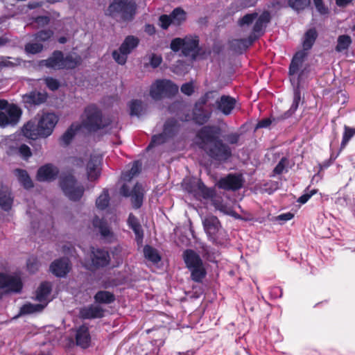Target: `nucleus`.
I'll use <instances>...</instances> for the list:
<instances>
[{"label":"nucleus","instance_id":"nucleus-1","mask_svg":"<svg viewBox=\"0 0 355 355\" xmlns=\"http://www.w3.org/2000/svg\"><path fill=\"white\" fill-rule=\"evenodd\" d=\"M220 128L207 125L197 133V145L210 157L218 161H226L232 156L231 148L219 139Z\"/></svg>","mask_w":355,"mask_h":355},{"label":"nucleus","instance_id":"nucleus-2","mask_svg":"<svg viewBox=\"0 0 355 355\" xmlns=\"http://www.w3.org/2000/svg\"><path fill=\"white\" fill-rule=\"evenodd\" d=\"M270 19L268 11H264L259 15L257 12L248 13L239 19L238 25L241 28H245L252 26V33L248 39L232 40L231 48L236 53H241L246 49L258 37L263 34Z\"/></svg>","mask_w":355,"mask_h":355},{"label":"nucleus","instance_id":"nucleus-3","mask_svg":"<svg viewBox=\"0 0 355 355\" xmlns=\"http://www.w3.org/2000/svg\"><path fill=\"white\" fill-rule=\"evenodd\" d=\"M58 116L53 113L44 114L37 124L28 121L24 125L22 132L24 135L29 139H35L37 137H47L51 135L54 127L58 123Z\"/></svg>","mask_w":355,"mask_h":355},{"label":"nucleus","instance_id":"nucleus-4","mask_svg":"<svg viewBox=\"0 0 355 355\" xmlns=\"http://www.w3.org/2000/svg\"><path fill=\"white\" fill-rule=\"evenodd\" d=\"M317 38V32L315 29L311 28L307 31L304 35L303 40V50L297 52L292 59L289 73L293 75L296 73L300 67H302L304 58L307 56L306 51L311 49Z\"/></svg>","mask_w":355,"mask_h":355},{"label":"nucleus","instance_id":"nucleus-5","mask_svg":"<svg viewBox=\"0 0 355 355\" xmlns=\"http://www.w3.org/2000/svg\"><path fill=\"white\" fill-rule=\"evenodd\" d=\"M136 6L130 0H114L105 14L113 17H120L124 21H130L135 13Z\"/></svg>","mask_w":355,"mask_h":355},{"label":"nucleus","instance_id":"nucleus-6","mask_svg":"<svg viewBox=\"0 0 355 355\" xmlns=\"http://www.w3.org/2000/svg\"><path fill=\"white\" fill-rule=\"evenodd\" d=\"M60 185L64 195L71 200H79L84 194L85 189L83 186L78 182L72 175L69 174L62 176Z\"/></svg>","mask_w":355,"mask_h":355},{"label":"nucleus","instance_id":"nucleus-7","mask_svg":"<svg viewBox=\"0 0 355 355\" xmlns=\"http://www.w3.org/2000/svg\"><path fill=\"white\" fill-rule=\"evenodd\" d=\"M184 260L191 272V279L197 282H200L205 277L206 271L200 256L192 250H187L184 252Z\"/></svg>","mask_w":355,"mask_h":355},{"label":"nucleus","instance_id":"nucleus-8","mask_svg":"<svg viewBox=\"0 0 355 355\" xmlns=\"http://www.w3.org/2000/svg\"><path fill=\"white\" fill-rule=\"evenodd\" d=\"M82 125L89 131H96L105 126L101 110L94 105L85 107L81 117Z\"/></svg>","mask_w":355,"mask_h":355},{"label":"nucleus","instance_id":"nucleus-9","mask_svg":"<svg viewBox=\"0 0 355 355\" xmlns=\"http://www.w3.org/2000/svg\"><path fill=\"white\" fill-rule=\"evenodd\" d=\"M178 87L169 80H157L150 88V95L155 100L174 96Z\"/></svg>","mask_w":355,"mask_h":355},{"label":"nucleus","instance_id":"nucleus-10","mask_svg":"<svg viewBox=\"0 0 355 355\" xmlns=\"http://www.w3.org/2000/svg\"><path fill=\"white\" fill-rule=\"evenodd\" d=\"M139 40L138 37L129 35L125 38L118 50L112 52L114 60L119 64H124L128 55L138 46Z\"/></svg>","mask_w":355,"mask_h":355},{"label":"nucleus","instance_id":"nucleus-11","mask_svg":"<svg viewBox=\"0 0 355 355\" xmlns=\"http://www.w3.org/2000/svg\"><path fill=\"white\" fill-rule=\"evenodd\" d=\"M198 40L196 37H185L184 38H175L171 43V48L174 51L182 49L185 55H189L195 52L198 48Z\"/></svg>","mask_w":355,"mask_h":355},{"label":"nucleus","instance_id":"nucleus-12","mask_svg":"<svg viewBox=\"0 0 355 355\" xmlns=\"http://www.w3.org/2000/svg\"><path fill=\"white\" fill-rule=\"evenodd\" d=\"M177 130V121L173 119L167 121L164 124L163 132L153 137L152 141L148 145L147 149L164 144L168 138L173 137Z\"/></svg>","mask_w":355,"mask_h":355},{"label":"nucleus","instance_id":"nucleus-13","mask_svg":"<svg viewBox=\"0 0 355 355\" xmlns=\"http://www.w3.org/2000/svg\"><path fill=\"white\" fill-rule=\"evenodd\" d=\"M21 110L15 105H9L3 111H0V126L16 125L21 116Z\"/></svg>","mask_w":355,"mask_h":355},{"label":"nucleus","instance_id":"nucleus-14","mask_svg":"<svg viewBox=\"0 0 355 355\" xmlns=\"http://www.w3.org/2000/svg\"><path fill=\"white\" fill-rule=\"evenodd\" d=\"M130 189L128 184H124L121 188L120 193L123 196H130L134 207L139 208L143 202L144 189L141 185L139 184H136L132 189Z\"/></svg>","mask_w":355,"mask_h":355},{"label":"nucleus","instance_id":"nucleus-15","mask_svg":"<svg viewBox=\"0 0 355 355\" xmlns=\"http://www.w3.org/2000/svg\"><path fill=\"white\" fill-rule=\"evenodd\" d=\"M186 19V13L181 8H175L169 15H163L159 17L160 26L167 29L171 24L180 25Z\"/></svg>","mask_w":355,"mask_h":355},{"label":"nucleus","instance_id":"nucleus-16","mask_svg":"<svg viewBox=\"0 0 355 355\" xmlns=\"http://www.w3.org/2000/svg\"><path fill=\"white\" fill-rule=\"evenodd\" d=\"M219 188L225 190H237L243 185V178L241 175L229 174L221 178L217 183Z\"/></svg>","mask_w":355,"mask_h":355},{"label":"nucleus","instance_id":"nucleus-17","mask_svg":"<svg viewBox=\"0 0 355 355\" xmlns=\"http://www.w3.org/2000/svg\"><path fill=\"white\" fill-rule=\"evenodd\" d=\"M204 230L209 238L215 242L217 239V234L221 226L218 219L214 216H207L202 220Z\"/></svg>","mask_w":355,"mask_h":355},{"label":"nucleus","instance_id":"nucleus-18","mask_svg":"<svg viewBox=\"0 0 355 355\" xmlns=\"http://www.w3.org/2000/svg\"><path fill=\"white\" fill-rule=\"evenodd\" d=\"M101 158L98 155L90 156L86 164L87 180L90 182L96 180L100 176Z\"/></svg>","mask_w":355,"mask_h":355},{"label":"nucleus","instance_id":"nucleus-19","mask_svg":"<svg viewBox=\"0 0 355 355\" xmlns=\"http://www.w3.org/2000/svg\"><path fill=\"white\" fill-rule=\"evenodd\" d=\"M92 224L94 227L99 232L102 239L107 242H112L114 239V232L104 220L95 216L92 220Z\"/></svg>","mask_w":355,"mask_h":355},{"label":"nucleus","instance_id":"nucleus-20","mask_svg":"<svg viewBox=\"0 0 355 355\" xmlns=\"http://www.w3.org/2000/svg\"><path fill=\"white\" fill-rule=\"evenodd\" d=\"M0 288H6L10 291L19 292L22 288V283L19 277L0 274Z\"/></svg>","mask_w":355,"mask_h":355},{"label":"nucleus","instance_id":"nucleus-21","mask_svg":"<svg viewBox=\"0 0 355 355\" xmlns=\"http://www.w3.org/2000/svg\"><path fill=\"white\" fill-rule=\"evenodd\" d=\"M40 65L54 70L63 69V53L60 51H55L49 58L41 60Z\"/></svg>","mask_w":355,"mask_h":355},{"label":"nucleus","instance_id":"nucleus-22","mask_svg":"<svg viewBox=\"0 0 355 355\" xmlns=\"http://www.w3.org/2000/svg\"><path fill=\"white\" fill-rule=\"evenodd\" d=\"M236 101L233 97L223 95L216 101V108L224 115H230L234 109Z\"/></svg>","mask_w":355,"mask_h":355},{"label":"nucleus","instance_id":"nucleus-23","mask_svg":"<svg viewBox=\"0 0 355 355\" xmlns=\"http://www.w3.org/2000/svg\"><path fill=\"white\" fill-rule=\"evenodd\" d=\"M80 317L83 319L100 318L104 315V309L98 304H91L80 310Z\"/></svg>","mask_w":355,"mask_h":355},{"label":"nucleus","instance_id":"nucleus-24","mask_svg":"<svg viewBox=\"0 0 355 355\" xmlns=\"http://www.w3.org/2000/svg\"><path fill=\"white\" fill-rule=\"evenodd\" d=\"M58 174V170L51 164H46L40 167L37 171V178L39 181H51Z\"/></svg>","mask_w":355,"mask_h":355},{"label":"nucleus","instance_id":"nucleus-25","mask_svg":"<svg viewBox=\"0 0 355 355\" xmlns=\"http://www.w3.org/2000/svg\"><path fill=\"white\" fill-rule=\"evenodd\" d=\"M50 270L53 274L58 277H64L70 270L69 261L68 259H60L53 261Z\"/></svg>","mask_w":355,"mask_h":355},{"label":"nucleus","instance_id":"nucleus-26","mask_svg":"<svg viewBox=\"0 0 355 355\" xmlns=\"http://www.w3.org/2000/svg\"><path fill=\"white\" fill-rule=\"evenodd\" d=\"M92 261L96 266H105L110 261V257L107 251L103 249L93 248L92 250Z\"/></svg>","mask_w":355,"mask_h":355},{"label":"nucleus","instance_id":"nucleus-27","mask_svg":"<svg viewBox=\"0 0 355 355\" xmlns=\"http://www.w3.org/2000/svg\"><path fill=\"white\" fill-rule=\"evenodd\" d=\"M184 184L185 189L189 193H195L196 189H198L205 198H210L212 196V191L206 188L205 184L200 181L184 182Z\"/></svg>","mask_w":355,"mask_h":355},{"label":"nucleus","instance_id":"nucleus-28","mask_svg":"<svg viewBox=\"0 0 355 355\" xmlns=\"http://www.w3.org/2000/svg\"><path fill=\"white\" fill-rule=\"evenodd\" d=\"M13 196L10 191L4 187H0V207L4 211H9L12 208Z\"/></svg>","mask_w":355,"mask_h":355},{"label":"nucleus","instance_id":"nucleus-29","mask_svg":"<svg viewBox=\"0 0 355 355\" xmlns=\"http://www.w3.org/2000/svg\"><path fill=\"white\" fill-rule=\"evenodd\" d=\"M23 102L26 104L40 105L46 99V94L44 92H31L22 96Z\"/></svg>","mask_w":355,"mask_h":355},{"label":"nucleus","instance_id":"nucleus-30","mask_svg":"<svg viewBox=\"0 0 355 355\" xmlns=\"http://www.w3.org/2000/svg\"><path fill=\"white\" fill-rule=\"evenodd\" d=\"M90 341V336L88 332V328L85 326H81L77 331L76 343L78 345L83 348L88 347Z\"/></svg>","mask_w":355,"mask_h":355},{"label":"nucleus","instance_id":"nucleus-31","mask_svg":"<svg viewBox=\"0 0 355 355\" xmlns=\"http://www.w3.org/2000/svg\"><path fill=\"white\" fill-rule=\"evenodd\" d=\"M82 62V58L77 54H68L63 55V69H73L79 66Z\"/></svg>","mask_w":355,"mask_h":355},{"label":"nucleus","instance_id":"nucleus-32","mask_svg":"<svg viewBox=\"0 0 355 355\" xmlns=\"http://www.w3.org/2000/svg\"><path fill=\"white\" fill-rule=\"evenodd\" d=\"M128 224L129 227L134 231L136 235V239L138 241L141 240L144 236L141 226L138 221V219L132 214L129 215Z\"/></svg>","mask_w":355,"mask_h":355},{"label":"nucleus","instance_id":"nucleus-33","mask_svg":"<svg viewBox=\"0 0 355 355\" xmlns=\"http://www.w3.org/2000/svg\"><path fill=\"white\" fill-rule=\"evenodd\" d=\"M14 173L17 177L19 182L24 187V188L30 189L33 187V182L26 171L22 169H16Z\"/></svg>","mask_w":355,"mask_h":355},{"label":"nucleus","instance_id":"nucleus-34","mask_svg":"<svg viewBox=\"0 0 355 355\" xmlns=\"http://www.w3.org/2000/svg\"><path fill=\"white\" fill-rule=\"evenodd\" d=\"M51 288L49 283H42L37 291L36 299L40 302L47 300L51 293Z\"/></svg>","mask_w":355,"mask_h":355},{"label":"nucleus","instance_id":"nucleus-35","mask_svg":"<svg viewBox=\"0 0 355 355\" xmlns=\"http://www.w3.org/2000/svg\"><path fill=\"white\" fill-rule=\"evenodd\" d=\"M95 302L97 303L110 304L114 301V295L105 291H98L94 296Z\"/></svg>","mask_w":355,"mask_h":355},{"label":"nucleus","instance_id":"nucleus-36","mask_svg":"<svg viewBox=\"0 0 355 355\" xmlns=\"http://www.w3.org/2000/svg\"><path fill=\"white\" fill-rule=\"evenodd\" d=\"M352 43V39L349 35H343L338 37L337 45L336 51L337 52H342L347 50Z\"/></svg>","mask_w":355,"mask_h":355},{"label":"nucleus","instance_id":"nucleus-37","mask_svg":"<svg viewBox=\"0 0 355 355\" xmlns=\"http://www.w3.org/2000/svg\"><path fill=\"white\" fill-rule=\"evenodd\" d=\"M144 256L146 259L153 263H157L160 261V256L159 255L157 250L153 248L146 245L144 248Z\"/></svg>","mask_w":355,"mask_h":355},{"label":"nucleus","instance_id":"nucleus-38","mask_svg":"<svg viewBox=\"0 0 355 355\" xmlns=\"http://www.w3.org/2000/svg\"><path fill=\"white\" fill-rule=\"evenodd\" d=\"M44 308L42 304H26L20 309V314H30L41 311Z\"/></svg>","mask_w":355,"mask_h":355},{"label":"nucleus","instance_id":"nucleus-39","mask_svg":"<svg viewBox=\"0 0 355 355\" xmlns=\"http://www.w3.org/2000/svg\"><path fill=\"white\" fill-rule=\"evenodd\" d=\"M78 129V125H72L67 131L63 134L60 139V142L63 145H68L73 136L75 135L76 131Z\"/></svg>","mask_w":355,"mask_h":355},{"label":"nucleus","instance_id":"nucleus-40","mask_svg":"<svg viewBox=\"0 0 355 355\" xmlns=\"http://www.w3.org/2000/svg\"><path fill=\"white\" fill-rule=\"evenodd\" d=\"M96 206L101 209H105L109 204V194L107 190L104 189L96 202Z\"/></svg>","mask_w":355,"mask_h":355},{"label":"nucleus","instance_id":"nucleus-41","mask_svg":"<svg viewBox=\"0 0 355 355\" xmlns=\"http://www.w3.org/2000/svg\"><path fill=\"white\" fill-rule=\"evenodd\" d=\"M300 101V95L298 92H295L294 94L293 103L289 110L286 112L282 119H286L291 116L297 109Z\"/></svg>","mask_w":355,"mask_h":355},{"label":"nucleus","instance_id":"nucleus-42","mask_svg":"<svg viewBox=\"0 0 355 355\" xmlns=\"http://www.w3.org/2000/svg\"><path fill=\"white\" fill-rule=\"evenodd\" d=\"M355 135V129L349 128L347 125L344 127V132L343 136V140L341 142V148H343L347 144L349 141Z\"/></svg>","mask_w":355,"mask_h":355},{"label":"nucleus","instance_id":"nucleus-43","mask_svg":"<svg viewBox=\"0 0 355 355\" xmlns=\"http://www.w3.org/2000/svg\"><path fill=\"white\" fill-rule=\"evenodd\" d=\"M288 4L294 10H301L310 4V0H288Z\"/></svg>","mask_w":355,"mask_h":355},{"label":"nucleus","instance_id":"nucleus-44","mask_svg":"<svg viewBox=\"0 0 355 355\" xmlns=\"http://www.w3.org/2000/svg\"><path fill=\"white\" fill-rule=\"evenodd\" d=\"M10 57H0V69L3 68H12L19 64L20 61L17 58H14V62L10 60Z\"/></svg>","mask_w":355,"mask_h":355},{"label":"nucleus","instance_id":"nucleus-45","mask_svg":"<svg viewBox=\"0 0 355 355\" xmlns=\"http://www.w3.org/2000/svg\"><path fill=\"white\" fill-rule=\"evenodd\" d=\"M130 109L131 115L139 116L144 109L143 104L140 101L134 100L130 104Z\"/></svg>","mask_w":355,"mask_h":355},{"label":"nucleus","instance_id":"nucleus-46","mask_svg":"<svg viewBox=\"0 0 355 355\" xmlns=\"http://www.w3.org/2000/svg\"><path fill=\"white\" fill-rule=\"evenodd\" d=\"M24 49L27 53L36 54L41 52L43 50V45L38 42H30L25 45Z\"/></svg>","mask_w":355,"mask_h":355},{"label":"nucleus","instance_id":"nucleus-47","mask_svg":"<svg viewBox=\"0 0 355 355\" xmlns=\"http://www.w3.org/2000/svg\"><path fill=\"white\" fill-rule=\"evenodd\" d=\"M211 116V113L207 112L205 113L204 112L200 111V110L197 112L194 111L193 118L196 123L199 124H203L208 121Z\"/></svg>","mask_w":355,"mask_h":355},{"label":"nucleus","instance_id":"nucleus-48","mask_svg":"<svg viewBox=\"0 0 355 355\" xmlns=\"http://www.w3.org/2000/svg\"><path fill=\"white\" fill-rule=\"evenodd\" d=\"M139 172V165L135 162L130 170L128 172L123 173L122 178L124 181H130V180Z\"/></svg>","mask_w":355,"mask_h":355},{"label":"nucleus","instance_id":"nucleus-49","mask_svg":"<svg viewBox=\"0 0 355 355\" xmlns=\"http://www.w3.org/2000/svg\"><path fill=\"white\" fill-rule=\"evenodd\" d=\"M53 35L51 30H43L35 34V40L40 42L48 41Z\"/></svg>","mask_w":355,"mask_h":355},{"label":"nucleus","instance_id":"nucleus-50","mask_svg":"<svg viewBox=\"0 0 355 355\" xmlns=\"http://www.w3.org/2000/svg\"><path fill=\"white\" fill-rule=\"evenodd\" d=\"M288 164V160L286 158L283 157L279 162L277 164V165L274 168L273 172L275 174H282L285 168L286 165Z\"/></svg>","mask_w":355,"mask_h":355},{"label":"nucleus","instance_id":"nucleus-51","mask_svg":"<svg viewBox=\"0 0 355 355\" xmlns=\"http://www.w3.org/2000/svg\"><path fill=\"white\" fill-rule=\"evenodd\" d=\"M45 83L47 87L52 91L58 89L60 86L59 82L53 78H46L45 79Z\"/></svg>","mask_w":355,"mask_h":355},{"label":"nucleus","instance_id":"nucleus-52","mask_svg":"<svg viewBox=\"0 0 355 355\" xmlns=\"http://www.w3.org/2000/svg\"><path fill=\"white\" fill-rule=\"evenodd\" d=\"M201 253L202 256L210 261H214L215 259L214 253L209 250V248L207 245H202Z\"/></svg>","mask_w":355,"mask_h":355},{"label":"nucleus","instance_id":"nucleus-53","mask_svg":"<svg viewBox=\"0 0 355 355\" xmlns=\"http://www.w3.org/2000/svg\"><path fill=\"white\" fill-rule=\"evenodd\" d=\"M215 92H209L207 93L203 97H202L199 101L196 103V107H197L199 105L200 106L205 104L207 102L209 101V99L214 98Z\"/></svg>","mask_w":355,"mask_h":355},{"label":"nucleus","instance_id":"nucleus-54","mask_svg":"<svg viewBox=\"0 0 355 355\" xmlns=\"http://www.w3.org/2000/svg\"><path fill=\"white\" fill-rule=\"evenodd\" d=\"M39 263L35 259H29L27 262V268L30 272H35L38 270Z\"/></svg>","mask_w":355,"mask_h":355},{"label":"nucleus","instance_id":"nucleus-55","mask_svg":"<svg viewBox=\"0 0 355 355\" xmlns=\"http://www.w3.org/2000/svg\"><path fill=\"white\" fill-rule=\"evenodd\" d=\"M50 18L47 16H40L35 19V22L38 26H44L49 23Z\"/></svg>","mask_w":355,"mask_h":355},{"label":"nucleus","instance_id":"nucleus-56","mask_svg":"<svg viewBox=\"0 0 355 355\" xmlns=\"http://www.w3.org/2000/svg\"><path fill=\"white\" fill-rule=\"evenodd\" d=\"M181 91L184 94L189 96L193 92V87L191 83H185L181 87Z\"/></svg>","mask_w":355,"mask_h":355},{"label":"nucleus","instance_id":"nucleus-57","mask_svg":"<svg viewBox=\"0 0 355 355\" xmlns=\"http://www.w3.org/2000/svg\"><path fill=\"white\" fill-rule=\"evenodd\" d=\"M19 152L21 155L25 158H28L31 156L30 148L25 144H23L19 147Z\"/></svg>","mask_w":355,"mask_h":355},{"label":"nucleus","instance_id":"nucleus-58","mask_svg":"<svg viewBox=\"0 0 355 355\" xmlns=\"http://www.w3.org/2000/svg\"><path fill=\"white\" fill-rule=\"evenodd\" d=\"M162 62V58L159 55H152L150 58V65L155 68L158 67Z\"/></svg>","mask_w":355,"mask_h":355},{"label":"nucleus","instance_id":"nucleus-59","mask_svg":"<svg viewBox=\"0 0 355 355\" xmlns=\"http://www.w3.org/2000/svg\"><path fill=\"white\" fill-rule=\"evenodd\" d=\"M313 1L319 12L321 14H326L327 12V9L323 5L322 0H313Z\"/></svg>","mask_w":355,"mask_h":355},{"label":"nucleus","instance_id":"nucleus-60","mask_svg":"<svg viewBox=\"0 0 355 355\" xmlns=\"http://www.w3.org/2000/svg\"><path fill=\"white\" fill-rule=\"evenodd\" d=\"M316 191L315 190H312L310 193H304V195H302V196H300L299 198H298V202L302 203V204H304L305 202H306L315 193Z\"/></svg>","mask_w":355,"mask_h":355},{"label":"nucleus","instance_id":"nucleus-61","mask_svg":"<svg viewBox=\"0 0 355 355\" xmlns=\"http://www.w3.org/2000/svg\"><path fill=\"white\" fill-rule=\"evenodd\" d=\"M272 123V120L270 119H264L260 121L257 125V128H267Z\"/></svg>","mask_w":355,"mask_h":355},{"label":"nucleus","instance_id":"nucleus-62","mask_svg":"<svg viewBox=\"0 0 355 355\" xmlns=\"http://www.w3.org/2000/svg\"><path fill=\"white\" fill-rule=\"evenodd\" d=\"M72 164L73 166L79 168L85 166V162L82 158L74 157L72 159Z\"/></svg>","mask_w":355,"mask_h":355},{"label":"nucleus","instance_id":"nucleus-63","mask_svg":"<svg viewBox=\"0 0 355 355\" xmlns=\"http://www.w3.org/2000/svg\"><path fill=\"white\" fill-rule=\"evenodd\" d=\"M293 216L294 215L293 214L288 212L278 216L277 219L279 220L287 221L291 220Z\"/></svg>","mask_w":355,"mask_h":355},{"label":"nucleus","instance_id":"nucleus-64","mask_svg":"<svg viewBox=\"0 0 355 355\" xmlns=\"http://www.w3.org/2000/svg\"><path fill=\"white\" fill-rule=\"evenodd\" d=\"M239 135L237 134H232L227 136V141L231 144H236L239 141Z\"/></svg>","mask_w":355,"mask_h":355}]
</instances>
